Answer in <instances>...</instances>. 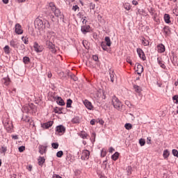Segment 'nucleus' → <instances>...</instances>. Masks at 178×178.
Returning a JSON list of instances; mask_svg holds the SVG:
<instances>
[{"label": "nucleus", "instance_id": "f257e3e1", "mask_svg": "<svg viewBox=\"0 0 178 178\" xmlns=\"http://www.w3.org/2000/svg\"><path fill=\"white\" fill-rule=\"evenodd\" d=\"M55 40V32L49 31L46 33V36H44V41L46 42V45L48 46V48L51 51L53 54L56 52V49H55V45H54V41Z\"/></svg>", "mask_w": 178, "mask_h": 178}, {"label": "nucleus", "instance_id": "f03ea898", "mask_svg": "<svg viewBox=\"0 0 178 178\" xmlns=\"http://www.w3.org/2000/svg\"><path fill=\"white\" fill-rule=\"evenodd\" d=\"M35 27L38 30H45L46 27H49V22L47 21L44 22L39 18H36L35 20Z\"/></svg>", "mask_w": 178, "mask_h": 178}, {"label": "nucleus", "instance_id": "7ed1b4c3", "mask_svg": "<svg viewBox=\"0 0 178 178\" xmlns=\"http://www.w3.org/2000/svg\"><path fill=\"white\" fill-rule=\"evenodd\" d=\"M111 104L113 106V108L118 111H120V109H122V106H123L122 102H120V100H119L116 96H113L112 97Z\"/></svg>", "mask_w": 178, "mask_h": 178}, {"label": "nucleus", "instance_id": "20e7f679", "mask_svg": "<svg viewBox=\"0 0 178 178\" xmlns=\"http://www.w3.org/2000/svg\"><path fill=\"white\" fill-rule=\"evenodd\" d=\"M3 123L6 131H8V133H12V131H13V124L12 123V121L6 119Z\"/></svg>", "mask_w": 178, "mask_h": 178}, {"label": "nucleus", "instance_id": "39448f33", "mask_svg": "<svg viewBox=\"0 0 178 178\" xmlns=\"http://www.w3.org/2000/svg\"><path fill=\"white\" fill-rule=\"evenodd\" d=\"M56 133H58L60 136L65 134L66 132V128L63 127V125H59L56 127Z\"/></svg>", "mask_w": 178, "mask_h": 178}, {"label": "nucleus", "instance_id": "423d86ee", "mask_svg": "<svg viewBox=\"0 0 178 178\" xmlns=\"http://www.w3.org/2000/svg\"><path fill=\"white\" fill-rule=\"evenodd\" d=\"M81 159L83 161H87L90 159V151L84 149L81 153Z\"/></svg>", "mask_w": 178, "mask_h": 178}, {"label": "nucleus", "instance_id": "0eeeda50", "mask_svg": "<svg viewBox=\"0 0 178 178\" xmlns=\"http://www.w3.org/2000/svg\"><path fill=\"white\" fill-rule=\"evenodd\" d=\"M10 45L12 47V48H14L15 49H19V47L20 46V42L17 41V40H12L10 41Z\"/></svg>", "mask_w": 178, "mask_h": 178}, {"label": "nucleus", "instance_id": "6e6552de", "mask_svg": "<svg viewBox=\"0 0 178 178\" xmlns=\"http://www.w3.org/2000/svg\"><path fill=\"white\" fill-rule=\"evenodd\" d=\"M15 32L18 35L23 34V28H22V25L19 24H16L15 26Z\"/></svg>", "mask_w": 178, "mask_h": 178}, {"label": "nucleus", "instance_id": "1a4fd4ad", "mask_svg": "<svg viewBox=\"0 0 178 178\" xmlns=\"http://www.w3.org/2000/svg\"><path fill=\"white\" fill-rule=\"evenodd\" d=\"M136 51L140 59H142L143 60H145V59H147V58L145 57V54L144 53V51H143V49L138 48L136 49Z\"/></svg>", "mask_w": 178, "mask_h": 178}, {"label": "nucleus", "instance_id": "9d476101", "mask_svg": "<svg viewBox=\"0 0 178 178\" xmlns=\"http://www.w3.org/2000/svg\"><path fill=\"white\" fill-rule=\"evenodd\" d=\"M33 48L35 51V52H42L43 49H44V47L40 44H38V43L37 42H35L34 44H33Z\"/></svg>", "mask_w": 178, "mask_h": 178}, {"label": "nucleus", "instance_id": "9b49d317", "mask_svg": "<svg viewBox=\"0 0 178 178\" xmlns=\"http://www.w3.org/2000/svg\"><path fill=\"white\" fill-rule=\"evenodd\" d=\"M136 72L138 74H141V73L144 72V67H143L141 64L137 63L136 64Z\"/></svg>", "mask_w": 178, "mask_h": 178}, {"label": "nucleus", "instance_id": "f8f14e48", "mask_svg": "<svg viewBox=\"0 0 178 178\" xmlns=\"http://www.w3.org/2000/svg\"><path fill=\"white\" fill-rule=\"evenodd\" d=\"M156 49L157 52H159V54H163V52H165V45H163V44H158Z\"/></svg>", "mask_w": 178, "mask_h": 178}, {"label": "nucleus", "instance_id": "ddd939ff", "mask_svg": "<svg viewBox=\"0 0 178 178\" xmlns=\"http://www.w3.org/2000/svg\"><path fill=\"white\" fill-rule=\"evenodd\" d=\"M55 101H56L57 104L58 105H60V106H63L65 105V102L60 97H54Z\"/></svg>", "mask_w": 178, "mask_h": 178}, {"label": "nucleus", "instance_id": "4468645a", "mask_svg": "<svg viewBox=\"0 0 178 178\" xmlns=\"http://www.w3.org/2000/svg\"><path fill=\"white\" fill-rule=\"evenodd\" d=\"M83 104H84L85 106H86V108L88 109H89L90 111H91V109H92L93 106H92V104L91 103V102H90L87 99H85L83 101Z\"/></svg>", "mask_w": 178, "mask_h": 178}, {"label": "nucleus", "instance_id": "2eb2a0df", "mask_svg": "<svg viewBox=\"0 0 178 178\" xmlns=\"http://www.w3.org/2000/svg\"><path fill=\"white\" fill-rule=\"evenodd\" d=\"M81 31L83 34H87V33L90 32V26L84 25L81 27Z\"/></svg>", "mask_w": 178, "mask_h": 178}, {"label": "nucleus", "instance_id": "dca6fc26", "mask_svg": "<svg viewBox=\"0 0 178 178\" xmlns=\"http://www.w3.org/2000/svg\"><path fill=\"white\" fill-rule=\"evenodd\" d=\"M52 124H54V122L52 121H49L48 122L44 123L42 125V127L43 129H49V127H51L52 126Z\"/></svg>", "mask_w": 178, "mask_h": 178}, {"label": "nucleus", "instance_id": "f3484780", "mask_svg": "<svg viewBox=\"0 0 178 178\" xmlns=\"http://www.w3.org/2000/svg\"><path fill=\"white\" fill-rule=\"evenodd\" d=\"M157 63H159V66L162 67V69L166 68V65H165V63L163 62V60H162L161 58H157Z\"/></svg>", "mask_w": 178, "mask_h": 178}, {"label": "nucleus", "instance_id": "a211bd4d", "mask_svg": "<svg viewBox=\"0 0 178 178\" xmlns=\"http://www.w3.org/2000/svg\"><path fill=\"white\" fill-rule=\"evenodd\" d=\"M109 76L111 78V83H113V81H115V80L116 79V74H115V72L113 71L110 72Z\"/></svg>", "mask_w": 178, "mask_h": 178}, {"label": "nucleus", "instance_id": "6ab92c4d", "mask_svg": "<svg viewBox=\"0 0 178 178\" xmlns=\"http://www.w3.org/2000/svg\"><path fill=\"white\" fill-rule=\"evenodd\" d=\"M163 33H164L165 37H168V35H169L171 33L170 28H169V26H165L163 28Z\"/></svg>", "mask_w": 178, "mask_h": 178}, {"label": "nucleus", "instance_id": "aec40b11", "mask_svg": "<svg viewBox=\"0 0 178 178\" xmlns=\"http://www.w3.org/2000/svg\"><path fill=\"white\" fill-rule=\"evenodd\" d=\"M3 51L6 55H9V54H10V51H12V49L10 47H9V45H6L3 47Z\"/></svg>", "mask_w": 178, "mask_h": 178}, {"label": "nucleus", "instance_id": "412c9836", "mask_svg": "<svg viewBox=\"0 0 178 178\" xmlns=\"http://www.w3.org/2000/svg\"><path fill=\"white\" fill-rule=\"evenodd\" d=\"M2 83L4 86H9V84H10V79L8 77L3 78L2 79Z\"/></svg>", "mask_w": 178, "mask_h": 178}, {"label": "nucleus", "instance_id": "4be33fe9", "mask_svg": "<svg viewBox=\"0 0 178 178\" xmlns=\"http://www.w3.org/2000/svg\"><path fill=\"white\" fill-rule=\"evenodd\" d=\"M134 89L135 90V92H137L138 94H140L143 91V89L141 87L137 86V85H134Z\"/></svg>", "mask_w": 178, "mask_h": 178}, {"label": "nucleus", "instance_id": "5701e85b", "mask_svg": "<svg viewBox=\"0 0 178 178\" xmlns=\"http://www.w3.org/2000/svg\"><path fill=\"white\" fill-rule=\"evenodd\" d=\"M164 20L165 22L169 24L170 23V15L169 14H165L164 15Z\"/></svg>", "mask_w": 178, "mask_h": 178}, {"label": "nucleus", "instance_id": "b1692460", "mask_svg": "<svg viewBox=\"0 0 178 178\" xmlns=\"http://www.w3.org/2000/svg\"><path fill=\"white\" fill-rule=\"evenodd\" d=\"M104 40V42H106L107 47H111V45H112V42H111V38L109 37L106 36Z\"/></svg>", "mask_w": 178, "mask_h": 178}, {"label": "nucleus", "instance_id": "393cba45", "mask_svg": "<svg viewBox=\"0 0 178 178\" xmlns=\"http://www.w3.org/2000/svg\"><path fill=\"white\" fill-rule=\"evenodd\" d=\"M169 155H170L169 150L165 149L163 153V156L164 159H168V158H169Z\"/></svg>", "mask_w": 178, "mask_h": 178}, {"label": "nucleus", "instance_id": "a878e982", "mask_svg": "<svg viewBox=\"0 0 178 178\" xmlns=\"http://www.w3.org/2000/svg\"><path fill=\"white\" fill-rule=\"evenodd\" d=\"M78 136H79V137H81V138L86 139V138H87L88 134H87L86 133V131H81V133L78 134Z\"/></svg>", "mask_w": 178, "mask_h": 178}, {"label": "nucleus", "instance_id": "bb28decb", "mask_svg": "<svg viewBox=\"0 0 178 178\" xmlns=\"http://www.w3.org/2000/svg\"><path fill=\"white\" fill-rule=\"evenodd\" d=\"M142 44L143 45H144V47H148V45H149V41L147 39H145V38H142Z\"/></svg>", "mask_w": 178, "mask_h": 178}, {"label": "nucleus", "instance_id": "cd10ccee", "mask_svg": "<svg viewBox=\"0 0 178 178\" xmlns=\"http://www.w3.org/2000/svg\"><path fill=\"white\" fill-rule=\"evenodd\" d=\"M119 152H116L114 154L111 156V159H113V161H118V159H119Z\"/></svg>", "mask_w": 178, "mask_h": 178}, {"label": "nucleus", "instance_id": "c85d7f7f", "mask_svg": "<svg viewBox=\"0 0 178 178\" xmlns=\"http://www.w3.org/2000/svg\"><path fill=\"white\" fill-rule=\"evenodd\" d=\"M54 13L55 16H56V17L62 16V13L60 12V10H59L58 8L56 9Z\"/></svg>", "mask_w": 178, "mask_h": 178}, {"label": "nucleus", "instance_id": "c756f323", "mask_svg": "<svg viewBox=\"0 0 178 178\" xmlns=\"http://www.w3.org/2000/svg\"><path fill=\"white\" fill-rule=\"evenodd\" d=\"M49 8L51 9V12H54L57 9L54 3H49Z\"/></svg>", "mask_w": 178, "mask_h": 178}, {"label": "nucleus", "instance_id": "7c9ffc66", "mask_svg": "<svg viewBox=\"0 0 178 178\" xmlns=\"http://www.w3.org/2000/svg\"><path fill=\"white\" fill-rule=\"evenodd\" d=\"M101 47L104 51H108V45H106V42H102Z\"/></svg>", "mask_w": 178, "mask_h": 178}, {"label": "nucleus", "instance_id": "2f4dec72", "mask_svg": "<svg viewBox=\"0 0 178 178\" xmlns=\"http://www.w3.org/2000/svg\"><path fill=\"white\" fill-rule=\"evenodd\" d=\"M23 62L25 65H29V63H30V58L24 56L23 58Z\"/></svg>", "mask_w": 178, "mask_h": 178}, {"label": "nucleus", "instance_id": "473e14b6", "mask_svg": "<svg viewBox=\"0 0 178 178\" xmlns=\"http://www.w3.org/2000/svg\"><path fill=\"white\" fill-rule=\"evenodd\" d=\"M44 162H45V159L44 157H39L38 159L39 165H43Z\"/></svg>", "mask_w": 178, "mask_h": 178}, {"label": "nucleus", "instance_id": "72a5a7b5", "mask_svg": "<svg viewBox=\"0 0 178 178\" xmlns=\"http://www.w3.org/2000/svg\"><path fill=\"white\" fill-rule=\"evenodd\" d=\"M124 127L127 130H131V129H133V125L130 123H127L125 124Z\"/></svg>", "mask_w": 178, "mask_h": 178}, {"label": "nucleus", "instance_id": "f704fd0d", "mask_svg": "<svg viewBox=\"0 0 178 178\" xmlns=\"http://www.w3.org/2000/svg\"><path fill=\"white\" fill-rule=\"evenodd\" d=\"M72 104H73V101L70 99L67 101V108H72Z\"/></svg>", "mask_w": 178, "mask_h": 178}, {"label": "nucleus", "instance_id": "c9c22d12", "mask_svg": "<svg viewBox=\"0 0 178 178\" xmlns=\"http://www.w3.org/2000/svg\"><path fill=\"white\" fill-rule=\"evenodd\" d=\"M124 8L126 10H130V9H131V6L129 3H125V4H124Z\"/></svg>", "mask_w": 178, "mask_h": 178}, {"label": "nucleus", "instance_id": "e433bc0d", "mask_svg": "<svg viewBox=\"0 0 178 178\" xmlns=\"http://www.w3.org/2000/svg\"><path fill=\"white\" fill-rule=\"evenodd\" d=\"M63 156V151L60 150L56 153L57 158H62Z\"/></svg>", "mask_w": 178, "mask_h": 178}, {"label": "nucleus", "instance_id": "4c0bfd02", "mask_svg": "<svg viewBox=\"0 0 178 178\" xmlns=\"http://www.w3.org/2000/svg\"><path fill=\"white\" fill-rule=\"evenodd\" d=\"M80 122V119H79V117H75L72 120V123H79Z\"/></svg>", "mask_w": 178, "mask_h": 178}, {"label": "nucleus", "instance_id": "58836bf2", "mask_svg": "<svg viewBox=\"0 0 178 178\" xmlns=\"http://www.w3.org/2000/svg\"><path fill=\"white\" fill-rule=\"evenodd\" d=\"M6 151H8V147H5V146H2L1 147V154H6Z\"/></svg>", "mask_w": 178, "mask_h": 178}, {"label": "nucleus", "instance_id": "ea45409f", "mask_svg": "<svg viewBox=\"0 0 178 178\" xmlns=\"http://www.w3.org/2000/svg\"><path fill=\"white\" fill-rule=\"evenodd\" d=\"M139 144L140 145V147H144V145H145V140L141 138L139 140Z\"/></svg>", "mask_w": 178, "mask_h": 178}, {"label": "nucleus", "instance_id": "a19ab883", "mask_svg": "<svg viewBox=\"0 0 178 178\" xmlns=\"http://www.w3.org/2000/svg\"><path fill=\"white\" fill-rule=\"evenodd\" d=\"M101 156H102L103 158L106 156V149H102Z\"/></svg>", "mask_w": 178, "mask_h": 178}, {"label": "nucleus", "instance_id": "79ce46f5", "mask_svg": "<svg viewBox=\"0 0 178 178\" xmlns=\"http://www.w3.org/2000/svg\"><path fill=\"white\" fill-rule=\"evenodd\" d=\"M51 147H53L54 149H58V148H59V144L56 143H53L51 144Z\"/></svg>", "mask_w": 178, "mask_h": 178}, {"label": "nucleus", "instance_id": "37998d69", "mask_svg": "<svg viewBox=\"0 0 178 178\" xmlns=\"http://www.w3.org/2000/svg\"><path fill=\"white\" fill-rule=\"evenodd\" d=\"M172 155H174V156H177V158H178V151L177 149H172Z\"/></svg>", "mask_w": 178, "mask_h": 178}, {"label": "nucleus", "instance_id": "c03bdc74", "mask_svg": "<svg viewBox=\"0 0 178 178\" xmlns=\"http://www.w3.org/2000/svg\"><path fill=\"white\" fill-rule=\"evenodd\" d=\"M172 100L173 101H175V104H178V95H174L172 97Z\"/></svg>", "mask_w": 178, "mask_h": 178}, {"label": "nucleus", "instance_id": "a18cd8bd", "mask_svg": "<svg viewBox=\"0 0 178 178\" xmlns=\"http://www.w3.org/2000/svg\"><path fill=\"white\" fill-rule=\"evenodd\" d=\"M18 149H19V152H23L26 149V147H24V146H20V147L18 148Z\"/></svg>", "mask_w": 178, "mask_h": 178}, {"label": "nucleus", "instance_id": "49530a36", "mask_svg": "<svg viewBox=\"0 0 178 178\" xmlns=\"http://www.w3.org/2000/svg\"><path fill=\"white\" fill-rule=\"evenodd\" d=\"M22 41L24 42V44H29V39L28 38H24V36L22 37Z\"/></svg>", "mask_w": 178, "mask_h": 178}, {"label": "nucleus", "instance_id": "de8ad7c7", "mask_svg": "<svg viewBox=\"0 0 178 178\" xmlns=\"http://www.w3.org/2000/svg\"><path fill=\"white\" fill-rule=\"evenodd\" d=\"M125 105H127L129 108L131 107V102H130V101L129 100H126L125 101Z\"/></svg>", "mask_w": 178, "mask_h": 178}, {"label": "nucleus", "instance_id": "09e8293b", "mask_svg": "<svg viewBox=\"0 0 178 178\" xmlns=\"http://www.w3.org/2000/svg\"><path fill=\"white\" fill-rule=\"evenodd\" d=\"M127 63H129V65H133V61H131V59H130L129 57L127 58Z\"/></svg>", "mask_w": 178, "mask_h": 178}, {"label": "nucleus", "instance_id": "8fccbe9b", "mask_svg": "<svg viewBox=\"0 0 178 178\" xmlns=\"http://www.w3.org/2000/svg\"><path fill=\"white\" fill-rule=\"evenodd\" d=\"M92 59H93V60H95V62H98V60H99L98 56H97V55L93 56Z\"/></svg>", "mask_w": 178, "mask_h": 178}, {"label": "nucleus", "instance_id": "3c124183", "mask_svg": "<svg viewBox=\"0 0 178 178\" xmlns=\"http://www.w3.org/2000/svg\"><path fill=\"white\" fill-rule=\"evenodd\" d=\"M102 168H103V169H106V161H104L102 165Z\"/></svg>", "mask_w": 178, "mask_h": 178}, {"label": "nucleus", "instance_id": "603ef678", "mask_svg": "<svg viewBox=\"0 0 178 178\" xmlns=\"http://www.w3.org/2000/svg\"><path fill=\"white\" fill-rule=\"evenodd\" d=\"M108 152H110V154H112L113 152H115V148L111 147L108 149Z\"/></svg>", "mask_w": 178, "mask_h": 178}, {"label": "nucleus", "instance_id": "864d4df0", "mask_svg": "<svg viewBox=\"0 0 178 178\" xmlns=\"http://www.w3.org/2000/svg\"><path fill=\"white\" fill-rule=\"evenodd\" d=\"M77 9H79V6L75 5L72 7V10H74V12H76V10H77Z\"/></svg>", "mask_w": 178, "mask_h": 178}, {"label": "nucleus", "instance_id": "5fc2aeb1", "mask_svg": "<svg viewBox=\"0 0 178 178\" xmlns=\"http://www.w3.org/2000/svg\"><path fill=\"white\" fill-rule=\"evenodd\" d=\"M26 169H27L29 172H31V170L33 169V165H29L26 167Z\"/></svg>", "mask_w": 178, "mask_h": 178}, {"label": "nucleus", "instance_id": "6e6d98bb", "mask_svg": "<svg viewBox=\"0 0 178 178\" xmlns=\"http://www.w3.org/2000/svg\"><path fill=\"white\" fill-rule=\"evenodd\" d=\"M154 21L156 22V23H157V24H159L160 21L159 19L156 18V16L154 17Z\"/></svg>", "mask_w": 178, "mask_h": 178}, {"label": "nucleus", "instance_id": "4d7b16f0", "mask_svg": "<svg viewBox=\"0 0 178 178\" xmlns=\"http://www.w3.org/2000/svg\"><path fill=\"white\" fill-rule=\"evenodd\" d=\"M12 138H13L14 140H18L19 136L17 135H13Z\"/></svg>", "mask_w": 178, "mask_h": 178}, {"label": "nucleus", "instance_id": "13d9d810", "mask_svg": "<svg viewBox=\"0 0 178 178\" xmlns=\"http://www.w3.org/2000/svg\"><path fill=\"white\" fill-rule=\"evenodd\" d=\"M83 45L85 48H87V40H83Z\"/></svg>", "mask_w": 178, "mask_h": 178}, {"label": "nucleus", "instance_id": "bf43d9fd", "mask_svg": "<svg viewBox=\"0 0 178 178\" xmlns=\"http://www.w3.org/2000/svg\"><path fill=\"white\" fill-rule=\"evenodd\" d=\"M53 178H62V177H60V176H59V175H56V174H54V175H53Z\"/></svg>", "mask_w": 178, "mask_h": 178}, {"label": "nucleus", "instance_id": "052dcab7", "mask_svg": "<svg viewBox=\"0 0 178 178\" xmlns=\"http://www.w3.org/2000/svg\"><path fill=\"white\" fill-rule=\"evenodd\" d=\"M95 122H96V120H92L91 121H90V124H92V126H94V124H95Z\"/></svg>", "mask_w": 178, "mask_h": 178}, {"label": "nucleus", "instance_id": "680f3d73", "mask_svg": "<svg viewBox=\"0 0 178 178\" xmlns=\"http://www.w3.org/2000/svg\"><path fill=\"white\" fill-rule=\"evenodd\" d=\"M132 3H133L135 6H137V5H138V2L137 1H135V0L132 1Z\"/></svg>", "mask_w": 178, "mask_h": 178}, {"label": "nucleus", "instance_id": "e2e57ef3", "mask_svg": "<svg viewBox=\"0 0 178 178\" xmlns=\"http://www.w3.org/2000/svg\"><path fill=\"white\" fill-rule=\"evenodd\" d=\"M86 18H87L86 17H83V21H82V22H83V24H86V23H87V20L86 19Z\"/></svg>", "mask_w": 178, "mask_h": 178}, {"label": "nucleus", "instance_id": "0e129e2a", "mask_svg": "<svg viewBox=\"0 0 178 178\" xmlns=\"http://www.w3.org/2000/svg\"><path fill=\"white\" fill-rule=\"evenodd\" d=\"M90 8H91L92 9H95V4L91 3V4H90Z\"/></svg>", "mask_w": 178, "mask_h": 178}, {"label": "nucleus", "instance_id": "69168bd1", "mask_svg": "<svg viewBox=\"0 0 178 178\" xmlns=\"http://www.w3.org/2000/svg\"><path fill=\"white\" fill-rule=\"evenodd\" d=\"M99 123H100V124H104V122L102 120H99Z\"/></svg>", "mask_w": 178, "mask_h": 178}, {"label": "nucleus", "instance_id": "338daca9", "mask_svg": "<svg viewBox=\"0 0 178 178\" xmlns=\"http://www.w3.org/2000/svg\"><path fill=\"white\" fill-rule=\"evenodd\" d=\"M2 1L3 2V3H8L9 0H2Z\"/></svg>", "mask_w": 178, "mask_h": 178}, {"label": "nucleus", "instance_id": "774afa93", "mask_svg": "<svg viewBox=\"0 0 178 178\" xmlns=\"http://www.w3.org/2000/svg\"><path fill=\"white\" fill-rule=\"evenodd\" d=\"M175 87H177V86H178V79H177V81L175 82Z\"/></svg>", "mask_w": 178, "mask_h": 178}]
</instances>
